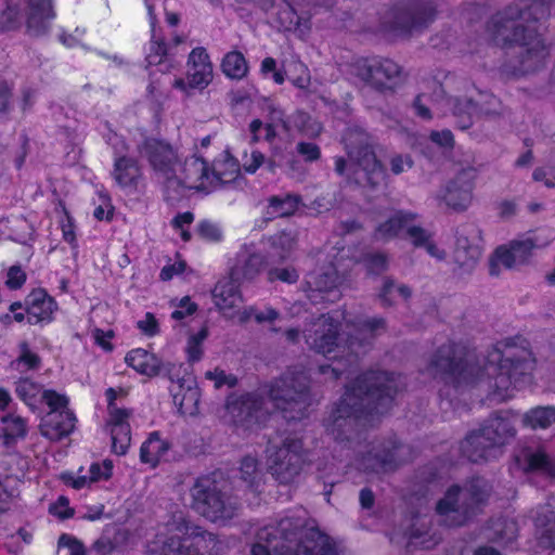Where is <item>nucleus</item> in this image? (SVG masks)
I'll return each mask as SVG.
<instances>
[{
    "mask_svg": "<svg viewBox=\"0 0 555 555\" xmlns=\"http://www.w3.org/2000/svg\"><path fill=\"white\" fill-rule=\"evenodd\" d=\"M436 17L435 0H402L384 16L383 26L396 35L410 37L423 33Z\"/></svg>",
    "mask_w": 555,
    "mask_h": 555,
    "instance_id": "obj_11",
    "label": "nucleus"
},
{
    "mask_svg": "<svg viewBox=\"0 0 555 555\" xmlns=\"http://www.w3.org/2000/svg\"><path fill=\"white\" fill-rule=\"evenodd\" d=\"M220 171L214 166L210 171L207 163L199 157L192 156L183 163L179 159L178 170L169 180L165 192L167 201H176L183 195L185 189L206 191L215 189L223 183Z\"/></svg>",
    "mask_w": 555,
    "mask_h": 555,
    "instance_id": "obj_13",
    "label": "nucleus"
},
{
    "mask_svg": "<svg viewBox=\"0 0 555 555\" xmlns=\"http://www.w3.org/2000/svg\"><path fill=\"white\" fill-rule=\"evenodd\" d=\"M178 376L169 388L175 405L183 415H196L198 413L199 389L195 378L179 364Z\"/></svg>",
    "mask_w": 555,
    "mask_h": 555,
    "instance_id": "obj_20",
    "label": "nucleus"
},
{
    "mask_svg": "<svg viewBox=\"0 0 555 555\" xmlns=\"http://www.w3.org/2000/svg\"><path fill=\"white\" fill-rule=\"evenodd\" d=\"M344 141L350 162L362 172L359 182L371 190L382 188L386 181V171L376 158L373 138L361 128H352L347 131Z\"/></svg>",
    "mask_w": 555,
    "mask_h": 555,
    "instance_id": "obj_12",
    "label": "nucleus"
},
{
    "mask_svg": "<svg viewBox=\"0 0 555 555\" xmlns=\"http://www.w3.org/2000/svg\"><path fill=\"white\" fill-rule=\"evenodd\" d=\"M26 282V273L21 266H12L9 268L7 273L5 285L10 289H18Z\"/></svg>",
    "mask_w": 555,
    "mask_h": 555,
    "instance_id": "obj_61",
    "label": "nucleus"
},
{
    "mask_svg": "<svg viewBox=\"0 0 555 555\" xmlns=\"http://www.w3.org/2000/svg\"><path fill=\"white\" fill-rule=\"evenodd\" d=\"M2 422L4 424L3 437L7 446L26 437L27 425L23 417L9 414L2 417Z\"/></svg>",
    "mask_w": 555,
    "mask_h": 555,
    "instance_id": "obj_43",
    "label": "nucleus"
},
{
    "mask_svg": "<svg viewBox=\"0 0 555 555\" xmlns=\"http://www.w3.org/2000/svg\"><path fill=\"white\" fill-rule=\"evenodd\" d=\"M266 452L269 473L281 485L293 483L308 459L304 441L296 435H287L280 441L269 440Z\"/></svg>",
    "mask_w": 555,
    "mask_h": 555,
    "instance_id": "obj_10",
    "label": "nucleus"
},
{
    "mask_svg": "<svg viewBox=\"0 0 555 555\" xmlns=\"http://www.w3.org/2000/svg\"><path fill=\"white\" fill-rule=\"evenodd\" d=\"M168 537H157L147 544L146 555H201L199 550L219 553L222 544L218 537L182 516L168 524Z\"/></svg>",
    "mask_w": 555,
    "mask_h": 555,
    "instance_id": "obj_7",
    "label": "nucleus"
},
{
    "mask_svg": "<svg viewBox=\"0 0 555 555\" xmlns=\"http://www.w3.org/2000/svg\"><path fill=\"white\" fill-rule=\"evenodd\" d=\"M40 402H44L49 406L50 411L48 413H60L63 410H69L68 398L52 389H47L42 392Z\"/></svg>",
    "mask_w": 555,
    "mask_h": 555,
    "instance_id": "obj_51",
    "label": "nucleus"
},
{
    "mask_svg": "<svg viewBox=\"0 0 555 555\" xmlns=\"http://www.w3.org/2000/svg\"><path fill=\"white\" fill-rule=\"evenodd\" d=\"M530 369V352L508 343L504 345V349L496 347L489 353L487 364L481 371L479 366L467 361V352L463 346L449 341L430 356L425 372L455 389L466 388L486 374L490 379L489 386L501 400H505L511 397L509 390L517 387Z\"/></svg>",
    "mask_w": 555,
    "mask_h": 555,
    "instance_id": "obj_1",
    "label": "nucleus"
},
{
    "mask_svg": "<svg viewBox=\"0 0 555 555\" xmlns=\"http://www.w3.org/2000/svg\"><path fill=\"white\" fill-rule=\"evenodd\" d=\"M494 534L490 539L494 542L508 544L516 539V524L507 520H496L493 524Z\"/></svg>",
    "mask_w": 555,
    "mask_h": 555,
    "instance_id": "obj_50",
    "label": "nucleus"
},
{
    "mask_svg": "<svg viewBox=\"0 0 555 555\" xmlns=\"http://www.w3.org/2000/svg\"><path fill=\"white\" fill-rule=\"evenodd\" d=\"M18 347L20 353L17 358L11 362V369L21 374L39 370L41 367L40 356L34 352L26 341L21 343Z\"/></svg>",
    "mask_w": 555,
    "mask_h": 555,
    "instance_id": "obj_40",
    "label": "nucleus"
},
{
    "mask_svg": "<svg viewBox=\"0 0 555 555\" xmlns=\"http://www.w3.org/2000/svg\"><path fill=\"white\" fill-rule=\"evenodd\" d=\"M511 412L492 413L479 429L470 431L461 443L463 455L472 463H481L495 457L501 448L516 436Z\"/></svg>",
    "mask_w": 555,
    "mask_h": 555,
    "instance_id": "obj_9",
    "label": "nucleus"
},
{
    "mask_svg": "<svg viewBox=\"0 0 555 555\" xmlns=\"http://www.w3.org/2000/svg\"><path fill=\"white\" fill-rule=\"evenodd\" d=\"M207 379L214 380L215 387L217 389L222 386H228L229 388H233L237 384V378L233 374H227L223 370L215 369L214 371H208L205 374Z\"/></svg>",
    "mask_w": 555,
    "mask_h": 555,
    "instance_id": "obj_54",
    "label": "nucleus"
},
{
    "mask_svg": "<svg viewBox=\"0 0 555 555\" xmlns=\"http://www.w3.org/2000/svg\"><path fill=\"white\" fill-rule=\"evenodd\" d=\"M551 1L515 0L488 22V31L496 44L518 49L517 64H505V72L521 76L542 66L547 50L539 22L550 15Z\"/></svg>",
    "mask_w": 555,
    "mask_h": 555,
    "instance_id": "obj_2",
    "label": "nucleus"
},
{
    "mask_svg": "<svg viewBox=\"0 0 555 555\" xmlns=\"http://www.w3.org/2000/svg\"><path fill=\"white\" fill-rule=\"evenodd\" d=\"M295 5H300V0H295V4L283 2L276 13V22L284 31L305 34L310 28L311 12L305 9L298 11Z\"/></svg>",
    "mask_w": 555,
    "mask_h": 555,
    "instance_id": "obj_28",
    "label": "nucleus"
},
{
    "mask_svg": "<svg viewBox=\"0 0 555 555\" xmlns=\"http://www.w3.org/2000/svg\"><path fill=\"white\" fill-rule=\"evenodd\" d=\"M12 88L5 81H0V118L8 120L13 108Z\"/></svg>",
    "mask_w": 555,
    "mask_h": 555,
    "instance_id": "obj_56",
    "label": "nucleus"
},
{
    "mask_svg": "<svg viewBox=\"0 0 555 555\" xmlns=\"http://www.w3.org/2000/svg\"><path fill=\"white\" fill-rule=\"evenodd\" d=\"M112 449L118 455H125L130 446L131 431L130 425H119L111 428Z\"/></svg>",
    "mask_w": 555,
    "mask_h": 555,
    "instance_id": "obj_48",
    "label": "nucleus"
},
{
    "mask_svg": "<svg viewBox=\"0 0 555 555\" xmlns=\"http://www.w3.org/2000/svg\"><path fill=\"white\" fill-rule=\"evenodd\" d=\"M522 456L528 472H538L555 479V461L548 456L544 449H527Z\"/></svg>",
    "mask_w": 555,
    "mask_h": 555,
    "instance_id": "obj_34",
    "label": "nucleus"
},
{
    "mask_svg": "<svg viewBox=\"0 0 555 555\" xmlns=\"http://www.w3.org/2000/svg\"><path fill=\"white\" fill-rule=\"evenodd\" d=\"M147 67L159 66V72L164 73L168 69L167 47L163 39L156 37V33H152L150 52L145 59Z\"/></svg>",
    "mask_w": 555,
    "mask_h": 555,
    "instance_id": "obj_44",
    "label": "nucleus"
},
{
    "mask_svg": "<svg viewBox=\"0 0 555 555\" xmlns=\"http://www.w3.org/2000/svg\"><path fill=\"white\" fill-rule=\"evenodd\" d=\"M312 279L313 281L309 282L313 285L309 298L313 304L319 302V298L328 301H335L339 298L340 295L337 291L339 275L334 267H327Z\"/></svg>",
    "mask_w": 555,
    "mask_h": 555,
    "instance_id": "obj_29",
    "label": "nucleus"
},
{
    "mask_svg": "<svg viewBox=\"0 0 555 555\" xmlns=\"http://www.w3.org/2000/svg\"><path fill=\"white\" fill-rule=\"evenodd\" d=\"M197 234L201 238L209 242H218L222 237L219 227L208 220H203L197 224Z\"/></svg>",
    "mask_w": 555,
    "mask_h": 555,
    "instance_id": "obj_55",
    "label": "nucleus"
},
{
    "mask_svg": "<svg viewBox=\"0 0 555 555\" xmlns=\"http://www.w3.org/2000/svg\"><path fill=\"white\" fill-rule=\"evenodd\" d=\"M352 74L378 93H395L406 79L401 65L387 57H362L352 64Z\"/></svg>",
    "mask_w": 555,
    "mask_h": 555,
    "instance_id": "obj_14",
    "label": "nucleus"
},
{
    "mask_svg": "<svg viewBox=\"0 0 555 555\" xmlns=\"http://www.w3.org/2000/svg\"><path fill=\"white\" fill-rule=\"evenodd\" d=\"M492 486L482 477H473L463 487L453 485L437 502L439 522L454 528L466 525L488 502Z\"/></svg>",
    "mask_w": 555,
    "mask_h": 555,
    "instance_id": "obj_6",
    "label": "nucleus"
},
{
    "mask_svg": "<svg viewBox=\"0 0 555 555\" xmlns=\"http://www.w3.org/2000/svg\"><path fill=\"white\" fill-rule=\"evenodd\" d=\"M396 294L408 300L412 296V289L405 284H397L395 280L385 278L378 293V299L383 307L395 305Z\"/></svg>",
    "mask_w": 555,
    "mask_h": 555,
    "instance_id": "obj_41",
    "label": "nucleus"
},
{
    "mask_svg": "<svg viewBox=\"0 0 555 555\" xmlns=\"http://www.w3.org/2000/svg\"><path fill=\"white\" fill-rule=\"evenodd\" d=\"M454 260L460 267L472 268L481 256V230L475 223H464L456 230Z\"/></svg>",
    "mask_w": 555,
    "mask_h": 555,
    "instance_id": "obj_21",
    "label": "nucleus"
},
{
    "mask_svg": "<svg viewBox=\"0 0 555 555\" xmlns=\"http://www.w3.org/2000/svg\"><path fill=\"white\" fill-rule=\"evenodd\" d=\"M240 479L245 483L246 488L253 492H260L263 485V473L259 466L257 459L245 456L241 461Z\"/></svg>",
    "mask_w": 555,
    "mask_h": 555,
    "instance_id": "obj_38",
    "label": "nucleus"
},
{
    "mask_svg": "<svg viewBox=\"0 0 555 555\" xmlns=\"http://www.w3.org/2000/svg\"><path fill=\"white\" fill-rule=\"evenodd\" d=\"M59 547H66L69 551V555H87L86 547L81 541L77 538L63 533L59 538Z\"/></svg>",
    "mask_w": 555,
    "mask_h": 555,
    "instance_id": "obj_59",
    "label": "nucleus"
},
{
    "mask_svg": "<svg viewBox=\"0 0 555 555\" xmlns=\"http://www.w3.org/2000/svg\"><path fill=\"white\" fill-rule=\"evenodd\" d=\"M49 513L60 519H68L74 516V509L69 507V501L66 496H59V499L49 506Z\"/></svg>",
    "mask_w": 555,
    "mask_h": 555,
    "instance_id": "obj_60",
    "label": "nucleus"
},
{
    "mask_svg": "<svg viewBox=\"0 0 555 555\" xmlns=\"http://www.w3.org/2000/svg\"><path fill=\"white\" fill-rule=\"evenodd\" d=\"M251 555H338L336 545L304 515L293 513L269 522L256 532Z\"/></svg>",
    "mask_w": 555,
    "mask_h": 555,
    "instance_id": "obj_5",
    "label": "nucleus"
},
{
    "mask_svg": "<svg viewBox=\"0 0 555 555\" xmlns=\"http://www.w3.org/2000/svg\"><path fill=\"white\" fill-rule=\"evenodd\" d=\"M354 334H350L346 340V347L354 362L357 358L365 353L373 345L376 337L387 331V321L383 317L359 319L352 323Z\"/></svg>",
    "mask_w": 555,
    "mask_h": 555,
    "instance_id": "obj_19",
    "label": "nucleus"
},
{
    "mask_svg": "<svg viewBox=\"0 0 555 555\" xmlns=\"http://www.w3.org/2000/svg\"><path fill=\"white\" fill-rule=\"evenodd\" d=\"M296 153L301 156L306 163H314L321 158V149L313 142L299 141L296 144Z\"/></svg>",
    "mask_w": 555,
    "mask_h": 555,
    "instance_id": "obj_53",
    "label": "nucleus"
},
{
    "mask_svg": "<svg viewBox=\"0 0 555 555\" xmlns=\"http://www.w3.org/2000/svg\"><path fill=\"white\" fill-rule=\"evenodd\" d=\"M541 526V540L545 546H555V511H546L538 517Z\"/></svg>",
    "mask_w": 555,
    "mask_h": 555,
    "instance_id": "obj_49",
    "label": "nucleus"
},
{
    "mask_svg": "<svg viewBox=\"0 0 555 555\" xmlns=\"http://www.w3.org/2000/svg\"><path fill=\"white\" fill-rule=\"evenodd\" d=\"M473 103L477 117L494 116L501 112L500 100L489 92H478L477 98L473 99Z\"/></svg>",
    "mask_w": 555,
    "mask_h": 555,
    "instance_id": "obj_46",
    "label": "nucleus"
},
{
    "mask_svg": "<svg viewBox=\"0 0 555 555\" xmlns=\"http://www.w3.org/2000/svg\"><path fill=\"white\" fill-rule=\"evenodd\" d=\"M196 310L197 305L191 301L189 296H185L180 300L178 308L172 311L171 318L173 320H182L189 315H192Z\"/></svg>",
    "mask_w": 555,
    "mask_h": 555,
    "instance_id": "obj_63",
    "label": "nucleus"
},
{
    "mask_svg": "<svg viewBox=\"0 0 555 555\" xmlns=\"http://www.w3.org/2000/svg\"><path fill=\"white\" fill-rule=\"evenodd\" d=\"M413 159L409 154L396 155L390 159V170L393 175H400L412 168Z\"/></svg>",
    "mask_w": 555,
    "mask_h": 555,
    "instance_id": "obj_64",
    "label": "nucleus"
},
{
    "mask_svg": "<svg viewBox=\"0 0 555 555\" xmlns=\"http://www.w3.org/2000/svg\"><path fill=\"white\" fill-rule=\"evenodd\" d=\"M57 304L46 289H34L25 298V311L29 324L50 323Z\"/></svg>",
    "mask_w": 555,
    "mask_h": 555,
    "instance_id": "obj_25",
    "label": "nucleus"
},
{
    "mask_svg": "<svg viewBox=\"0 0 555 555\" xmlns=\"http://www.w3.org/2000/svg\"><path fill=\"white\" fill-rule=\"evenodd\" d=\"M398 390L399 383L392 373L369 371L361 374L347 387L330 416L326 430L334 439L349 438L345 426L352 430L353 424L362 416L387 413Z\"/></svg>",
    "mask_w": 555,
    "mask_h": 555,
    "instance_id": "obj_4",
    "label": "nucleus"
},
{
    "mask_svg": "<svg viewBox=\"0 0 555 555\" xmlns=\"http://www.w3.org/2000/svg\"><path fill=\"white\" fill-rule=\"evenodd\" d=\"M405 234L408 238L411 240L412 244L415 247H423L429 240H430V233L417 225H414L411 223H408V227L405 229Z\"/></svg>",
    "mask_w": 555,
    "mask_h": 555,
    "instance_id": "obj_57",
    "label": "nucleus"
},
{
    "mask_svg": "<svg viewBox=\"0 0 555 555\" xmlns=\"http://www.w3.org/2000/svg\"><path fill=\"white\" fill-rule=\"evenodd\" d=\"M271 247L281 259H286L296 245V238L292 232L281 231L270 237Z\"/></svg>",
    "mask_w": 555,
    "mask_h": 555,
    "instance_id": "obj_47",
    "label": "nucleus"
},
{
    "mask_svg": "<svg viewBox=\"0 0 555 555\" xmlns=\"http://www.w3.org/2000/svg\"><path fill=\"white\" fill-rule=\"evenodd\" d=\"M54 17L52 0H27L26 34L34 38L47 36Z\"/></svg>",
    "mask_w": 555,
    "mask_h": 555,
    "instance_id": "obj_24",
    "label": "nucleus"
},
{
    "mask_svg": "<svg viewBox=\"0 0 555 555\" xmlns=\"http://www.w3.org/2000/svg\"><path fill=\"white\" fill-rule=\"evenodd\" d=\"M138 152L152 167L158 182L166 192L169 180L179 167V156L176 150L167 142L154 138H146L138 145Z\"/></svg>",
    "mask_w": 555,
    "mask_h": 555,
    "instance_id": "obj_17",
    "label": "nucleus"
},
{
    "mask_svg": "<svg viewBox=\"0 0 555 555\" xmlns=\"http://www.w3.org/2000/svg\"><path fill=\"white\" fill-rule=\"evenodd\" d=\"M268 276L271 282L275 281V280H280V281L288 283V284L296 283L299 278L296 270L293 268L271 269L268 273Z\"/></svg>",
    "mask_w": 555,
    "mask_h": 555,
    "instance_id": "obj_62",
    "label": "nucleus"
},
{
    "mask_svg": "<svg viewBox=\"0 0 555 555\" xmlns=\"http://www.w3.org/2000/svg\"><path fill=\"white\" fill-rule=\"evenodd\" d=\"M309 384L310 377L302 367L288 369L270 384L268 399L255 392L231 395L225 409L235 424L246 426L266 422L270 405L281 410L288 421L300 420L309 405Z\"/></svg>",
    "mask_w": 555,
    "mask_h": 555,
    "instance_id": "obj_3",
    "label": "nucleus"
},
{
    "mask_svg": "<svg viewBox=\"0 0 555 555\" xmlns=\"http://www.w3.org/2000/svg\"><path fill=\"white\" fill-rule=\"evenodd\" d=\"M212 297L216 306L223 311L237 307L242 301V296L233 281L218 282L212 291Z\"/></svg>",
    "mask_w": 555,
    "mask_h": 555,
    "instance_id": "obj_36",
    "label": "nucleus"
},
{
    "mask_svg": "<svg viewBox=\"0 0 555 555\" xmlns=\"http://www.w3.org/2000/svg\"><path fill=\"white\" fill-rule=\"evenodd\" d=\"M448 108L455 118V125L461 130L468 129L477 117L473 99L451 98L448 99Z\"/></svg>",
    "mask_w": 555,
    "mask_h": 555,
    "instance_id": "obj_33",
    "label": "nucleus"
},
{
    "mask_svg": "<svg viewBox=\"0 0 555 555\" xmlns=\"http://www.w3.org/2000/svg\"><path fill=\"white\" fill-rule=\"evenodd\" d=\"M521 424L532 430L546 429L555 425V406H535L521 416Z\"/></svg>",
    "mask_w": 555,
    "mask_h": 555,
    "instance_id": "obj_35",
    "label": "nucleus"
},
{
    "mask_svg": "<svg viewBox=\"0 0 555 555\" xmlns=\"http://www.w3.org/2000/svg\"><path fill=\"white\" fill-rule=\"evenodd\" d=\"M76 421V416L70 410L47 413L39 426L40 434L51 441H59L73 433Z\"/></svg>",
    "mask_w": 555,
    "mask_h": 555,
    "instance_id": "obj_26",
    "label": "nucleus"
},
{
    "mask_svg": "<svg viewBox=\"0 0 555 555\" xmlns=\"http://www.w3.org/2000/svg\"><path fill=\"white\" fill-rule=\"evenodd\" d=\"M170 444L163 440L157 431L150 435L140 449V460L142 463L156 466L160 459L167 453Z\"/></svg>",
    "mask_w": 555,
    "mask_h": 555,
    "instance_id": "obj_37",
    "label": "nucleus"
},
{
    "mask_svg": "<svg viewBox=\"0 0 555 555\" xmlns=\"http://www.w3.org/2000/svg\"><path fill=\"white\" fill-rule=\"evenodd\" d=\"M188 79L191 88H205L212 80V64L204 48H195L189 55Z\"/></svg>",
    "mask_w": 555,
    "mask_h": 555,
    "instance_id": "obj_27",
    "label": "nucleus"
},
{
    "mask_svg": "<svg viewBox=\"0 0 555 555\" xmlns=\"http://www.w3.org/2000/svg\"><path fill=\"white\" fill-rule=\"evenodd\" d=\"M476 171L473 168L461 170L446 186L442 199L455 211L466 210L473 201Z\"/></svg>",
    "mask_w": 555,
    "mask_h": 555,
    "instance_id": "obj_22",
    "label": "nucleus"
},
{
    "mask_svg": "<svg viewBox=\"0 0 555 555\" xmlns=\"http://www.w3.org/2000/svg\"><path fill=\"white\" fill-rule=\"evenodd\" d=\"M416 215L410 211L397 210L384 222H380L374 230V238L376 241L387 242L397 237L408 227V223L414 221Z\"/></svg>",
    "mask_w": 555,
    "mask_h": 555,
    "instance_id": "obj_30",
    "label": "nucleus"
},
{
    "mask_svg": "<svg viewBox=\"0 0 555 555\" xmlns=\"http://www.w3.org/2000/svg\"><path fill=\"white\" fill-rule=\"evenodd\" d=\"M192 507L212 522H224L237 516L241 502L231 492L221 472L198 477L190 489Z\"/></svg>",
    "mask_w": 555,
    "mask_h": 555,
    "instance_id": "obj_8",
    "label": "nucleus"
},
{
    "mask_svg": "<svg viewBox=\"0 0 555 555\" xmlns=\"http://www.w3.org/2000/svg\"><path fill=\"white\" fill-rule=\"evenodd\" d=\"M21 27V20L18 9L8 5L5 10L0 13V30L10 31Z\"/></svg>",
    "mask_w": 555,
    "mask_h": 555,
    "instance_id": "obj_52",
    "label": "nucleus"
},
{
    "mask_svg": "<svg viewBox=\"0 0 555 555\" xmlns=\"http://www.w3.org/2000/svg\"><path fill=\"white\" fill-rule=\"evenodd\" d=\"M339 332L340 322L330 313H322L306 324L302 334L309 349L328 356L340 347Z\"/></svg>",
    "mask_w": 555,
    "mask_h": 555,
    "instance_id": "obj_18",
    "label": "nucleus"
},
{
    "mask_svg": "<svg viewBox=\"0 0 555 555\" xmlns=\"http://www.w3.org/2000/svg\"><path fill=\"white\" fill-rule=\"evenodd\" d=\"M43 391L44 389L40 383L27 376H22L15 382V392L17 397L33 411L37 410Z\"/></svg>",
    "mask_w": 555,
    "mask_h": 555,
    "instance_id": "obj_39",
    "label": "nucleus"
},
{
    "mask_svg": "<svg viewBox=\"0 0 555 555\" xmlns=\"http://www.w3.org/2000/svg\"><path fill=\"white\" fill-rule=\"evenodd\" d=\"M411 449L395 438L374 441L358 459L361 469L369 473H389L410 461Z\"/></svg>",
    "mask_w": 555,
    "mask_h": 555,
    "instance_id": "obj_16",
    "label": "nucleus"
},
{
    "mask_svg": "<svg viewBox=\"0 0 555 555\" xmlns=\"http://www.w3.org/2000/svg\"><path fill=\"white\" fill-rule=\"evenodd\" d=\"M113 177L121 188H135L141 170L134 158L118 156L114 162Z\"/></svg>",
    "mask_w": 555,
    "mask_h": 555,
    "instance_id": "obj_32",
    "label": "nucleus"
},
{
    "mask_svg": "<svg viewBox=\"0 0 555 555\" xmlns=\"http://www.w3.org/2000/svg\"><path fill=\"white\" fill-rule=\"evenodd\" d=\"M223 74L231 79H242L248 72L247 62L240 51L228 52L221 63Z\"/></svg>",
    "mask_w": 555,
    "mask_h": 555,
    "instance_id": "obj_42",
    "label": "nucleus"
},
{
    "mask_svg": "<svg viewBox=\"0 0 555 555\" xmlns=\"http://www.w3.org/2000/svg\"><path fill=\"white\" fill-rule=\"evenodd\" d=\"M113 464L106 460L102 464L93 463L89 468V480L95 482L99 480H107L112 476Z\"/></svg>",
    "mask_w": 555,
    "mask_h": 555,
    "instance_id": "obj_58",
    "label": "nucleus"
},
{
    "mask_svg": "<svg viewBox=\"0 0 555 555\" xmlns=\"http://www.w3.org/2000/svg\"><path fill=\"white\" fill-rule=\"evenodd\" d=\"M125 360L133 370L149 377L164 376L173 382L175 376H178L179 364L163 363L157 357L141 348L129 351Z\"/></svg>",
    "mask_w": 555,
    "mask_h": 555,
    "instance_id": "obj_23",
    "label": "nucleus"
},
{
    "mask_svg": "<svg viewBox=\"0 0 555 555\" xmlns=\"http://www.w3.org/2000/svg\"><path fill=\"white\" fill-rule=\"evenodd\" d=\"M263 266V257L260 254H249L241 256L238 263L234 268L233 274L242 275L246 280L254 279Z\"/></svg>",
    "mask_w": 555,
    "mask_h": 555,
    "instance_id": "obj_45",
    "label": "nucleus"
},
{
    "mask_svg": "<svg viewBox=\"0 0 555 555\" xmlns=\"http://www.w3.org/2000/svg\"><path fill=\"white\" fill-rule=\"evenodd\" d=\"M550 242L551 237L543 236L539 231H530L511 241L507 246L498 247L490 262V274H499V264L506 269L529 264L534 251L544 248Z\"/></svg>",
    "mask_w": 555,
    "mask_h": 555,
    "instance_id": "obj_15",
    "label": "nucleus"
},
{
    "mask_svg": "<svg viewBox=\"0 0 555 555\" xmlns=\"http://www.w3.org/2000/svg\"><path fill=\"white\" fill-rule=\"evenodd\" d=\"M301 204V196L295 193H282L268 198L266 216L268 219L293 216Z\"/></svg>",
    "mask_w": 555,
    "mask_h": 555,
    "instance_id": "obj_31",
    "label": "nucleus"
}]
</instances>
